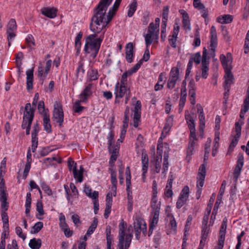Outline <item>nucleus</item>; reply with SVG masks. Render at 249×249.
<instances>
[{
    "mask_svg": "<svg viewBox=\"0 0 249 249\" xmlns=\"http://www.w3.org/2000/svg\"><path fill=\"white\" fill-rule=\"evenodd\" d=\"M244 123V122L242 120H239L237 122L235 123V131H236V135L234 136V140L235 141H237V139L239 138L241 136V125Z\"/></svg>",
    "mask_w": 249,
    "mask_h": 249,
    "instance_id": "e433bc0d",
    "label": "nucleus"
},
{
    "mask_svg": "<svg viewBox=\"0 0 249 249\" xmlns=\"http://www.w3.org/2000/svg\"><path fill=\"white\" fill-rule=\"evenodd\" d=\"M26 42L30 50H34L33 46L36 45L35 39L32 35H28L26 38Z\"/></svg>",
    "mask_w": 249,
    "mask_h": 249,
    "instance_id": "58836bf2",
    "label": "nucleus"
},
{
    "mask_svg": "<svg viewBox=\"0 0 249 249\" xmlns=\"http://www.w3.org/2000/svg\"><path fill=\"white\" fill-rule=\"evenodd\" d=\"M187 96V89L185 87L181 89V95L179 103V112H181L185 105Z\"/></svg>",
    "mask_w": 249,
    "mask_h": 249,
    "instance_id": "aec40b11",
    "label": "nucleus"
},
{
    "mask_svg": "<svg viewBox=\"0 0 249 249\" xmlns=\"http://www.w3.org/2000/svg\"><path fill=\"white\" fill-rule=\"evenodd\" d=\"M7 195L5 190L4 180L2 178L0 182V200L7 199Z\"/></svg>",
    "mask_w": 249,
    "mask_h": 249,
    "instance_id": "72a5a7b5",
    "label": "nucleus"
},
{
    "mask_svg": "<svg viewBox=\"0 0 249 249\" xmlns=\"http://www.w3.org/2000/svg\"><path fill=\"white\" fill-rule=\"evenodd\" d=\"M38 138H32V151L35 152L38 145Z\"/></svg>",
    "mask_w": 249,
    "mask_h": 249,
    "instance_id": "338daca9",
    "label": "nucleus"
},
{
    "mask_svg": "<svg viewBox=\"0 0 249 249\" xmlns=\"http://www.w3.org/2000/svg\"><path fill=\"white\" fill-rule=\"evenodd\" d=\"M159 35V28L154 25V22H151L148 27V33L144 35L145 45L148 47L154 39L158 40Z\"/></svg>",
    "mask_w": 249,
    "mask_h": 249,
    "instance_id": "20e7f679",
    "label": "nucleus"
},
{
    "mask_svg": "<svg viewBox=\"0 0 249 249\" xmlns=\"http://www.w3.org/2000/svg\"><path fill=\"white\" fill-rule=\"evenodd\" d=\"M244 163L243 154L239 153L237 156V161L234 169V178H237L239 176Z\"/></svg>",
    "mask_w": 249,
    "mask_h": 249,
    "instance_id": "4468645a",
    "label": "nucleus"
},
{
    "mask_svg": "<svg viewBox=\"0 0 249 249\" xmlns=\"http://www.w3.org/2000/svg\"><path fill=\"white\" fill-rule=\"evenodd\" d=\"M195 145V141H189L187 151V158L193 154V152L194 150Z\"/></svg>",
    "mask_w": 249,
    "mask_h": 249,
    "instance_id": "a18cd8bd",
    "label": "nucleus"
},
{
    "mask_svg": "<svg viewBox=\"0 0 249 249\" xmlns=\"http://www.w3.org/2000/svg\"><path fill=\"white\" fill-rule=\"evenodd\" d=\"M201 56L200 52L196 53L193 56L190 57L189 60H192V63L195 62L196 64L200 63Z\"/></svg>",
    "mask_w": 249,
    "mask_h": 249,
    "instance_id": "09e8293b",
    "label": "nucleus"
},
{
    "mask_svg": "<svg viewBox=\"0 0 249 249\" xmlns=\"http://www.w3.org/2000/svg\"><path fill=\"white\" fill-rule=\"evenodd\" d=\"M151 207L153 210H156V207H159V211L160 209V202H158L157 194H152Z\"/></svg>",
    "mask_w": 249,
    "mask_h": 249,
    "instance_id": "c9c22d12",
    "label": "nucleus"
},
{
    "mask_svg": "<svg viewBox=\"0 0 249 249\" xmlns=\"http://www.w3.org/2000/svg\"><path fill=\"white\" fill-rule=\"evenodd\" d=\"M53 119L54 121L58 123L60 126L62 125L64 121V113L62 107L61 106L58 107H54Z\"/></svg>",
    "mask_w": 249,
    "mask_h": 249,
    "instance_id": "1a4fd4ad",
    "label": "nucleus"
},
{
    "mask_svg": "<svg viewBox=\"0 0 249 249\" xmlns=\"http://www.w3.org/2000/svg\"><path fill=\"white\" fill-rule=\"evenodd\" d=\"M141 113H134L133 116V126L137 128L139 126V123L140 121Z\"/></svg>",
    "mask_w": 249,
    "mask_h": 249,
    "instance_id": "13d9d810",
    "label": "nucleus"
},
{
    "mask_svg": "<svg viewBox=\"0 0 249 249\" xmlns=\"http://www.w3.org/2000/svg\"><path fill=\"white\" fill-rule=\"evenodd\" d=\"M197 112L199 113L198 118L199 121V130L200 132H203L205 128V115L203 109L200 104H197Z\"/></svg>",
    "mask_w": 249,
    "mask_h": 249,
    "instance_id": "dca6fc26",
    "label": "nucleus"
},
{
    "mask_svg": "<svg viewBox=\"0 0 249 249\" xmlns=\"http://www.w3.org/2000/svg\"><path fill=\"white\" fill-rule=\"evenodd\" d=\"M114 132L113 130H111L107 136V144L108 147H109L111 146L112 145H113V143L114 142Z\"/></svg>",
    "mask_w": 249,
    "mask_h": 249,
    "instance_id": "de8ad7c7",
    "label": "nucleus"
},
{
    "mask_svg": "<svg viewBox=\"0 0 249 249\" xmlns=\"http://www.w3.org/2000/svg\"><path fill=\"white\" fill-rule=\"evenodd\" d=\"M245 51L244 52L245 53H247L249 52V30L248 31L247 34L246 35L245 44H244Z\"/></svg>",
    "mask_w": 249,
    "mask_h": 249,
    "instance_id": "680f3d73",
    "label": "nucleus"
},
{
    "mask_svg": "<svg viewBox=\"0 0 249 249\" xmlns=\"http://www.w3.org/2000/svg\"><path fill=\"white\" fill-rule=\"evenodd\" d=\"M209 63H201V76L203 78L206 79L207 78L208 75V71H209Z\"/></svg>",
    "mask_w": 249,
    "mask_h": 249,
    "instance_id": "ea45409f",
    "label": "nucleus"
},
{
    "mask_svg": "<svg viewBox=\"0 0 249 249\" xmlns=\"http://www.w3.org/2000/svg\"><path fill=\"white\" fill-rule=\"evenodd\" d=\"M168 216L170 217V225L171 226V229L174 231H177V224L176 221L172 214H169Z\"/></svg>",
    "mask_w": 249,
    "mask_h": 249,
    "instance_id": "603ef678",
    "label": "nucleus"
},
{
    "mask_svg": "<svg viewBox=\"0 0 249 249\" xmlns=\"http://www.w3.org/2000/svg\"><path fill=\"white\" fill-rule=\"evenodd\" d=\"M39 130L40 128L39 124L37 123H36V124H34L33 127V130L31 134L32 138H38V134L39 132Z\"/></svg>",
    "mask_w": 249,
    "mask_h": 249,
    "instance_id": "864d4df0",
    "label": "nucleus"
},
{
    "mask_svg": "<svg viewBox=\"0 0 249 249\" xmlns=\"http://www.w3.org/2000/svg\"><path fill=\"white\" fill-rule=\"evenodd\" d=\"M125 225L124 223L119 225V243L117 249H128L133 237L132 232L125 234Z\"/></svg>",
    "mask_w": 249,
    "mask_h": 249,
    "instance_id": "7ed1b4c3",
    "label": "nucleus"
},
{
    "mask_svg": "<svg viewBox=\"0 0 249 249\" xmlns=\"http://www.w3.org/2000/svg\"><path fill=\"white\" fill-rule=\"evenodd\" d=\"M87 80L91 82L96 80L98 79L99 74L98 71L96 69H91L88 71Z\"/></svg>",
    "mask_w": 249,
    "mask_h": 249,
    "instance_id": "5701e85b",
    "label": "nucleus"
},
{
    "mask_svg": "<svg viewBox=\"0 0 249 249\" xmlns=\"http://www.w3.org/2000/svg\"><path fill=\"white\" fill-rule=\"evenodd\" d=\"M141 102L140 101L138 100L137 101L134 109L133 110L134 113H141Z\"/></svg>",
    "mask_w": 249,
    "mask_h": 249,
    "instance_id": "774afa93",
    "label": "nucleus"
},
{
    "mask_svg": "<svg viewBox=\"0 0 249 249\" xmlns=\"http://www.w3.org/2000/svg\"><path fill=\"white\" fill-rule=\"evenodd\" d=\"M133 225L136 238L137 240L140 239L141 232H142L144 236H146L147 227L143 220L141 218L136 219L134 222Z\"/></svg>",
    "mask_w": 249,
    "mask_h": 249,
    "instance_id": "423d86ee",
    "label": "nucleus"
},
{
    "mask_svg": "<svg viewBox=\"0 0 249 249\" xmlns=\"http://www.w3.org/2000/svg\"><path fill=\"white\" fill-rule=\"evenodd\" d=\"M112 1V0H101L94 9V14L91 18L90 24V29L94 34L86 37L84 49L85 53L90 54V57L93 59L96 57L104 37V33L99 36L98 34L105 27V24L103 23L105 14Z\"/></svg>",
    "mask_w": 249,
    "mask_h": 249,
    "instance_id": "f257e3e1",
    "label": "nucleus"
},
{
    "mask_svg": "<svg viewBox=\"0 0 249 249\" xmlns=\"http://www.w3.org/2000/svg\"><path fill=\"white\" fill-rule=\"evenodd\" d=\"M189 188L188 186H185L181 190L179 196L181 198H183L184 199L187 200L189 197Z\"/></svg>",
    "mask_w": 249,
    "mask_h": 249,
    "instance_id": "49530a36",
    "label": "nucleus"
},
{
    "mask_svg": "<svg viewBox=\"0 0 249 249\" xmlns=\"http://www.w3.org/2000/svg\"><path fill=\"white\" fill-rule=\"evenodd\" d=\"M173 124V116L168 117L166 119L165 124L163 127V131L166 133L168 132Z\"/></svg>",
    "mask_w": 249,
    "mask_h": 249,
    "instance_id": "4c0bfd02",
    "label": "nucleus"
},
{
    "mask_svg": "<svg viewBox=\"0 0 249 249\" xmlns=\"http://www.w3.org/2000/svg\"><path fill=\"white\" fill-rule=\"evenodd\" d=\"M44 130L48 133L52 132V126L50 123V115L45 114L43 117Z\"/></svg>",
    "mask_w": 249,
    "mask_h": 249,
    "instance_id": "4be33fe9",
    "label": "nucleus"
},
{
    "mask_svg": "<svg viewBox=\"0 0 249 249\" xmlns=\"http://www.w3.org/2000/svg\"><path fill=\"white\" fill-rule=\"evenodd\" d=\"M186 201L187 200L179 196L176 203L177 208L178 209H180L184 205Z\"/></svg>",
    "mask_w": 249,
    "mask_h": 249,
    "instance_id": "0e129e2a",
    "label": "nucleus"
},
{
    "mask_svg": "<svg viewBox=\"0 0 249 249\" xmlns=\"http://www.w3.org/2000/svg\"><path fill=\"white\" fill-rule=\"evenodd\" d=\"M84 191L87 196L93 199H96L98 197V192L94 191L92 193V190L89 186L85 185Z\"/></svg>",
    "mask_w": 249,
    "mask_h": 249,
    "instance_id": "a878e982",
    "label": "nucleus"
},
{
    "mask_svg": "<svg viewBox=\"0 0 249 249\" xmlns=\"http://www.w3.org/2000/svg\"><path fill=\"white\" fill-rule=\"evenodd\" d=\"M128 114H129V109L128 108H126L124 111V120L123 121V127H122L124 128H127L128 126V122H129Z\"/></svg>",
    "mask_w": 249,
    "mask_h": 249,
    "instance_id": "3c124183",
    "label": "nucleus"
},
{
    "mask_svg": "<svg viewBox=\"0 0 249 249\" xmlns=\"http://www.w3.org/2000/svg\"><path fill=\"white\" fill-rule=\"evenodd\" d=\"M170 77L177 78L178 79L179 78V70L178 68L173 67L172 68L170 72Z\"/></svg>",
    "mask_w": 249,
    "mask_h": 249,
    "instance_id": "8fccbe9b",
    "label": "nucleus"
},
{
    "mask_svg": "<svg viewBox=\"0 0 249 249\" xmlns=\"http://www.w3.org/2000/svg\"><path fill=\"white\" fill-rule=\"evenodd\" d=\"M224 78L225 79V81L224 84V88L225 90V92L224 94V101L223 104L224 106H225L227 104V101L229 98V92L230 89V86L231 84L232 83V76L227 77L226 75H224Z\"/></svg>",
    "mask_w": 249,
    "mask_h": 249,
    "instance_id": "f8f14e48",
    "label": "nucleus"
},
{
    "mask_svg": "<svg viewBox=\"0 0 249 249\" xmlns=\"http://www.w3.org/2000/svg\"><path fill=\"white\" fill-rule=\"evenodd\" d=\"M125 58L128 63H131L133 60V49L134 47L132 43L129 42L127 43L125 47Z\"/></svg>",
    "mask_w": 249,
    "mask_h": 249,
    "instance_id": "a211bd4d",
    "label": "nucleus"
},
{
    "mask_svg": "<svg viewBox=\"0 0 249 249\" xmlns=\"http://www.w3.org/2000/svg\"><path fill=\"white\" fill-rule=\"evenodd\" d=\"M43 227V223L42 222H37L32 227L31 231L32 234H36Z\"/></svg>",
    "mask_w": 249,
    "mask_h": 249,
    "instance_id": "79ce46f5",
    "label": "nucleus"
},
{
    "mask_svg": "<svg viewBox=\"0 0 249 249\" xmlns=\"http://www.w3.org/2000/svg\"><path fill=\"white\" fill-rule=\"evenodd\" d=\"M17 29V25L16 20L14 18H11L8 21L7 25L6 34L10 38L15 37L16 36V31Z\"/></svg>",
    "mask_w": 249,
    "mask_h": 249,
    "instance_id": "9d476101",
    "label": "nucleus"
},
{
    "mask_svg": "<svg viewBox=\"0 0 249 249\" xmlns=\"http://www.w3.org/2000/svg\"><path fill=\"white\" fill-rule=\"evenodd\" d=\"M93 84L92 83L88 84L82 90L79 95V98L81 99L82 101L87 102L89 98L92 95L93 92L92 89Z\"/></svg>",
    "mask_w": 249,
    "mask_h": 249,
    "instance_id": "9b49d317",
    "label": "nucleus"
},
{
    "mask_svg": "<svg viewBox=\"0 0 249 249\" xmlns=\"http://www.w3.org/2000/svg\"><path fill=\"white\" fill-rule=\"evenodd\" d=\"M142 178L144 181L146 176L145 174L147 173L149 165V159L148 156L146 154H142Z\"/></svg>",
    "mask_w": 249,
    "mask_h": 249,
    "instance_id": "6ab92c4d",
    "label": "nucleus"
},
{
    "mask_svg": "<svg viewBox=\"0 0 249 249\" xmlns=\"http://www.w3.org/2000/svg\"><path fill=\"white\" fill-rule=\"evenodd\" d=\"M164 75L163 73H161L159 75L158 78V82L155 85L154 89L155 91H158L161 90L163 87L165 83V81L164 80Z\"/></svg>",
    "mask_w": 249,
    "mask_h": 249,
    "instance_id": "c756f323",
    "label": "nucleus"
},
{
    "mask_svg": "<svg viewBox=\"0 0 249 249\" xmlns=\"http://www.w3.org/2000/svg\"><path fill=\"white\" fill-rule=\"evenodd\" d=\"M36 211L39 215H43L44 214L43 204L41 201H37L36 203Z\"/></svg>",
    "mask_w": 249,
    "mask_h": 249,
    "instance_id": "6e6d98bb",
    "label": "nucleus"
},
{
    "mask_svg": "<svg viewBox=\"0 0 249 249\" xmlns=\"http://www.w3.org/2000/svg\"><path fill=\"white\" fill-rule=\"evenodd\" d=\"M178 80V79L177 78H174L169 77L167 85V88L171 89H173L175 87Z\"/></svg>",
    "mask_w": 249,
    "mask_h": 249,
    "instance_id": "5fc2aeb1",
    "label": "nucleus"
},
{
    "mask_svg": "<svg viewBox=\"0 0 249 249\" xmlns=\"http://www.w3.org/2000/svg\"><path fill=\"white\" fill-rule=\"evenodd\" d=\"M232 16L230 15H224L217 18L216 21L221 24H228L232 21Z\"/></svg>",
    "mask_w": 249,
    "mask_h": 249,
    "instance_id": "bb28decb",
    "label": "nucleus"
},
{
    "mask_svg": "<svg viewBox=\"0 0 249 249\" xmlns=\"http://www.w3.org/2000/svg\"><path fill=\"white\" fill-rule=\"evenodd\" d=\"M81 103H87L86 102L82 101V99L80 98L79 100H76L73 104V110L74 112L80 113H81L84 109V107L80 106Z\"/></svg>",
    "mask_w": 249,
    "mask_h": 249,
    "instance_id": "7c9ffc66",
    "label": "nucleus"
},
{
    "mask_svg": "<svg viewBox=\"0 0 249 249\" xmlns=\"http://www.w3.org/2000/svg\"><path fill=\"white\" fill-rule=\"evenodd\" d=\"M137 2L136 0H133L132 3L129 5V9L127 11V16L132 17L137 10Z\"/></svg>",
    "mask_w": 249,
    "mask_h": 249,
    "instance_id": "473e14b6",
    "label": "nucleus"
},
{
    "mask_svg": "<svg viewBox=\"0 0 249 249\" xmlns=\"http://www.w3.org/2000/svg\"><path fill=\"white\" fill-rule=\"evenodd\" d=\"M205 180V178L202 177H197V191L196 196H197V198L198 199L200 196V195L202 192V188L204 185Z\"/></svg>",
    "mask_w": 249,
    "mask_h": 249,
    "instance_id": "393cba45",
    "label": "nucleus"
},
{
    "mask_svg": "<svg viewBox=\"0 0 249 249\" xmlns=\"http://www.w3.org/2000/svg\"><path fill=\"white\" fill-rule=\"evenodd\" d=\"M41 12L42 15L48 18H53L57 16V9L54 7H44L41 9Z\"/></svg>",
    "mask_w": 249,
    "mask_h": 249,
    "instance_id": "f3484780",
    "label": "nucleus"
},
{
    "mask_svg": "<svg viewBox=\"0 0 249 249\" xmlns=\"http://www.w3.org/2000/svg\"><path fill=\"white\" fill-rule=\"evenodd\" d=\"M249 109V101L247 100H244L243 107L241 109L240 113V119L239 120H242L243 121L244 119L245 114L248 111Z\"/></svg>",
    "mask_w": 249,
    "mask_h": 249,
    "instance_id": "2f4dec72",
    "label": "nucleus"
},
{
    "mask_svg": "<svg viewBox=\"0 0 249 249\" xmlns=\"http://www.w3.org/2000/svg\"><path fill=\"white\" fill-rule=\"evenodd\" d=\"M107 148L109 153L119 154V145H117V144L112 145L109 147L107 146Z\"/></svg>",
    "mask_w": 249,
    "mask_h": 249,
    "instance_id": "052dcab7",
    "label": "nucleus"
},
{
    "mask_svg": "<svg viewBox=\"0 0 249 249\" xmlns=\"http://www.w3.org/2000/svg\"><path fill=\"white\" fill-rule=\"evenodd\" d=\"M98 224V221L96 218H94L91 225L90 226L87 232L86 233V234L88 236L90 235L91 234L93 233L94 231H95V229L96 228Z\"/></svg>",
    "mask_w": 249,
    "mask_h": 249,
    "instance_id": "37998d69",
    "label": "nucleus"
},
{
    "mask_svg": "<svg viewBox=\"0 0 249 249\" xmlns=\"http://www.w3.org/2000/svg\"><path fill=\"white\" fill-rule=\"evenodd\" d=\"M37 72V75L40 77V80L42 81L41 84H43V81L46 78L48 74H46V71H44V68L42 66L38 67Z\"/></svg>",
    "mask_w": 249,
    "mask_h": 249,
    "instance_id": "a19ab883",
    "label": "nucleus"
},
{
    "mask_svg": "<svg viewBox=\"0 0 249 249\" xmlns=\"http://www.w3.org/2000/svg\"><path fill=\"white\" fill-rule=\"evenodd\" d=\"M227 219L226 218H224L222 221L219 231L218 240L225 241V233L227 229Z\"/></svg>",
    "mask_w": 249,
    "mask_h": 249,
    "instance_id": "b1692460",
    "label": "nucleus"
},
{
    "mask_svg": "<svg viewBox=\"0 0 249 249\" xmlns=\"http://www.w3.org/2000/svg\"><path fill=\"white\" fill-rule=\"evenodd\" d=\"M127 210L128 211L131 212L133 208V196H132V192H129L127 193Z\"/></svg>",
    "mask_w": 249,
    "mask_h": 249,
    "instance_id": "c03bdc74",
    "label": "nucleus"
},
{
    "mask_svg": "<svg viewBox=\"0 0 249 249\" xmlns=\"http://www.w3.org/2000/svg\"><path fill=\"white\" fill-rule=\"evenodd\" d=\"M200 172H198V176L199 177L205 178L206 175V170L205 163L201 164L199 169Z\"/></svg>",
    "mask_w": 249,
    "mask_h": 249,
    "instance_id": "bf43d9fd",
    "label": "nucleus"
},
{
    "mask_svg": "<svg viewBox=\"0 0 249 249\" xmlns=\"http://www.w3.org/2000/svg\"><path fill=\"white\" fill-rule=\"evenodd\" d=\"M35 108L32 107L30 103H27L25 107L23 121L21 124L22 129H26V134H30L31 126L34 118Z\"/></svg>",
    "mask_w": 249,
    "mask_h": 249,
    "instance_id": "f03ea898",
    "label": "nucleus"
},
{
    "mask_svg": "<svg viewBox=\"0 0 249 249\" xmlns=\"http://www.w3.org/2000/svg\"><path fill=\"white\" fill-rule=\"evenodd\" d=\"M141 113H134L133 116V126L137 128L139 126V123L140 121Z\"/></svg>",
    "mask_w": 249,
    "mask_h": 249,
    "instance_id": "4d7b16f0",
    "label": "nucleus"
},
{
    "mask_svg": "<svg viewBox=\"0 0 249 249\" xmlns=\"http://www.w3.org/2000/svg\"><path fill=\"white\" fill-rule=\"evenodd\" d=\"M153 217L150 221L149 225L156 226L159 218L160 211L159 207H156V210H153Z\"/></svg>",
    "mask_w": 249,
    "mask_h": 249,
    "instance_id": "c85d7f7f",
    "label": "nucleus"
},
{
    "mask_svg": "<svg viewBox=\"0 0 249 249\" xmlns=\"http://www.w3.org/2000/svg\"><path fill=\"white\" fill-rule=\"evenodd\" d=\"M84 64L83 63H79L78 67L76 70V75L77 76H78L79 75H83V74L85 73V70L83 68Z\"/></svg>",
    "mask_w": 249,
    "mask_h": 249,
    "instance_id": "e2e57ef3",
    "label": "nucleus"
},
{
    "mask_svg": "<svg viewBox=\"0 0 249 249\" xmlns=\"http://www.w3.org/2000/svg\"><path fill=\"white\" fill-rule=\"evenodd\" d=\"M122 0H116L113 7L109 9L108 15L107 16V19H106L105 18L106 14H105L104 22L105 24V26L107 25L109 21L111 20L113 15L115 14L117 10L118 9Z\"/></svg>",
    "mask_w": 249,
    "mask_h": 249,
    "instance_id": "ddd939ff",
    "label": "nucleus"
},
{
    "mask_svg": "<svg viewBox=\"0 0 249 249\" xmlns=\"http://www.w3.org/2000/svg\"><path fill=\"white\" fill-rule=\"evenodd\" d=\"M37 109L39 113L41 114L43 117L45 114L49 115V110L48 109L45 108L44 103L43 101H40L38 102Z\"/></svg>",
    "mask_w": 249,
    "mask_h": 249,
    "instance_id": "f704fd0d",
    "label": "nucleus"
},
{
    "mask_svg": "<svg viewBox=\"0 0 249 249\" xmlns=\"http://www.w3.org/2000/svg\"><path fill=\"white\" fill-rule=\"evenodd\" d=\"M42 245V241L40 239L33 238L31 239L29 246L32 249H39Z\"/></svg>",
    "mask_w": 249,
    "mask_h": 249,
    "instance_id": "cd10ccee",
    "label": "nucleus"
},
{
    "mask_svg": "<svg viewBox=\"0 0 249 249\" xmlns=\"http://www.w3.org/2000/svg\"><path fill=\"white\" fill-rule=\"evenodd\" d=\"M34 68L28 69L26 71V88L28 90H30L33 88Z\"/></svg>",
    "mask_w": 249,
    "mask_h": 249,
    "instance_id": "2eb2a0df",
    "label": "nucleus"
},
{
    "mask_svg": "<svg viewBox=\"0 0 249 249\" xmlns=\"http://www.w3.org/2000/svg\"><path fill=\"white\" fill-rule=\"evenodd\" d=\"M128 91L130 90L127 89L126 85H121L119 82H117L115 85L114 89L115 95L114 104H119L120 102V99L125 96Z\"/></svg>",
    "mask_w": 249,
    "mask_h": 249,
    "instance_id": "0eeeda50",
    "label": "nucleus"
},
{
    "mask_svg": "<svg viewBox=\"0 0 249 249\" xmlns=\"http://www.w3.org/2000/svg\"><path fill=\"white\" fill-rule=\"evenodd\" d=\"M72 171L74 178L77 180V181L79 182H82L83 180V167L81 166L80 170L78 171L76 169V166H74L72 169Z\"/></svg>",
    "mask_w": 249,
    "mask_h": 249,
    "instance_id": "412c9836",
    "label": "nucleus"
},
{
    "mask_svg": "<svg viewBox=\"0 0 249 249\" xmlns=\"http://www.w3.org/2000/svg\"><path fill=\"white\" fill-rule=\"evenodd\" d=\"M211 40H210V55L214 57L215 55V51L217 45V37L216 28L214 26H212L210 31Z\"/></svg>",
    "mask_w": 249,
    "mask_h": 249,
    "instance_id": "6e6552de",
    "label": "nucleus"
},
{
    "mask_svg": "<svg viewBox=\"0 0 249 249\" xmlns=\"http://www.w3.org/2000/svg\"><path fill=\"white\" fill-rule=\"evenodd\" d=\"M220 59L225 72V75L227 77L232 76L231 70L232 69V55L231 53H228L226 56L222 54L220 56Z\"/></svg>",
    "mask_w": 249,
    "mask_h": 249,
    "instance_id": "39448f33",
    "label": "nucleus"
},
{
    "mask_svg": "<svg viewBox=\"0 0 249 249\" xmlns=\"http://www.w3.org/2000/svg\"><path fill=\"white\" fill-rule=\"evenodd\" d=\"M16 232L17 234L23 240L26 239V236L23 233L22 229L20 227H17L16 228Z\"/></svg>",
    "mask_w": 249,
    "mask_h": 249,
    "instance_id": "69168bd1",
    "label": "nucleus"
}]
</instances>
